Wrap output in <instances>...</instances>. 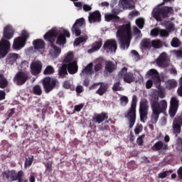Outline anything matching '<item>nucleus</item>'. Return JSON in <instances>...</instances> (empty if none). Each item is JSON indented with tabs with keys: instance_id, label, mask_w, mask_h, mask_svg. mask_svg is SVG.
Masks as SVG:
<instances>
[{
	"instance_id": "1",
	"label": "nucleus",
	"mask_w": 182,
	"mask_h": 182,
	"mask_svg": "<svg viewBox=\"0 0 182 182\" xmlns=\"http://www.w3.org/2000/svg\"><path fill=\"white\" fill-rule=\"evenodd\" d=\"M149 102L152 110L151 122L152 124H156L159 122L160 114L164 113L167 110V101L161 100L159 102V92H157V90H154L150 95Z\"/></svg>"
},
{
	"instance_id": "2",
	"label": "nucleus",
	"mask_w": 182,
	"mask_h": 182,
	"mask_svg": "<svg viewBox=\"0 0 182 182\" xmlns=\"http://www.w3.org/2000/svg\"><path fill=\"white\" fill-rule=\"evenodd\" d=\"M117 38L121 49L124 50L130 47V42L133 38L132 34V25L130 23L123 24L119 27L117 31Z\"/></svg>"
},
{
	"instance_id": "3",
	"label": "nucleus",
	"mask_w": 182,
	"mask_h": 182,
	"mask_svg": "<svg viewBox=\"0 0 182 182\" xmlns=\"http://www.w3.org/2000/svg\"><path fill=\"white\" fill-rule=\"evenodd\" d=\"M174 14V9L171 6H164L159 9H156L154 11L152 15L153 18L156 19L158 22H161L166 18H169L170 15Z\"/></svg>"
},
{
	"instance_id": "4",
	"label": "nucleus",
	"mask_w": 182,
	"mask_h": 182,
	"mask_svg": "<svg viewBox=\"0 0 182 182\" xmlns=\"http://www.w3.org/2000/svg\"><path fill=\"white\" fill-rule=\"evenodd\" d=\"M136 107H137V96L133 95L131 107L125 114L126 119L129 120V129H132L136 123Z\"/></svg>"
},
{
	"instance_id": "5",
	"label": "nucleus",
	"mask_w": 182,
	"mask_h": 182,
	"mask_svg": "<svg viewBox=\"0 0 182 182\" xmlns=\"http://www.w3.org/2000/svg\"><path fill=\"white\" fill-rule=\"evenodd\" d=\"M29 39V33L26 30H23L21 32V36H18L14 40L13 49L16 50H19L22 49L25 45H26V41Z\"/></svg>"
},
{
	"instance_id": "6",
	"label": "nucleus",
	"mask_w": 182,
	"mask_h": 182,
	"mask_svg": "<svg viewBox=\"0 0 182 182\" xmlns=\"http://www.w3.org/2000/svg\"><path fill=\"white\" fill-rule=\"evenodd\" d=\"M42 85L46 93H50L59 85V81L56 78L46 77L42 80Z\"/></svg>"
},
{
	"instance_id": "7",
	"label": "nucleus",
	"mask_w": 182,
	"mask_h": 182,
	"mask_svg": "<svg viewBox=\"0 0 182 182\" xmlns=\"http://www.w3.org/2000/svg\"><path fill=\"white\" fill-rule=\"evenodd\" d=\"M149 101L146 99L141 100L139 102V116L142 123H145L149 115Z\"/></svg>"
},
{
	"instance_id": "8",
	"label": "nucleus",
	"mask_w": 182,
	"mask_h": 182,
	"mask_svg": "<svg viewBox=\"0 0 182 182\" xmlns=\"http://www.w3.org/2000/svg\"><path fill=\"white\" fill-rule=\"evenodd\" d=\"M119 77H123L125 83H133L136 80L134 74L132 72H127V68L124 67L118 73Z\"/></svg>"
},
{
	"instance_id": "9",
	"label": "nucleus",
	"mask_w": 182,
	"mask_h": 182,
	"mask_svg": "<svg viewBox=\"0 0 182 182\" xmlns=\"http://www.w3.org/2000/svg\"><path fill=\"white\" fill-rule=\"evenodd\" d=\"M85 21L84 18H78L75 21L71 29L72 33H75V36H80L82 34V28L85 25Z\"/></svg>"
},
{
	"instance_id": "10",
	"label": "nucleus",
	"mask_w": 182,
	"mask_h": 182,
	"mask_svg": "<svg viewBox=\"0 0 182 182\" xmlns=\"http://www.w3.org/2000/svg\"><path fill=\"white\" fill-rule=\"evenodd\" d=\"M11 49V43L9 41L1 38L0 41V59L5 58Z\"/></svg>"
},
{
	"instance_id": "11",
	"label": "nucleus",
	"mask_w": 182,
	"mask_h": 182,
	"mask_svg": "<svg viewBox=\"0 0 182 182\" xmlns=\"http://www.w3.org/2000/svg\"><path fill=\"white\" fill-rule=\"evenodd\" d=\"M102 49L105 50L107 53H116V50H117V41H116L114 39H109L107 40L103 46Z\"/></svg>"
},
{
	"instance_id": "12",
	"label": "nucleus",
	"mask_w": 182,
	"mask_h": 182,
	"mask_svg": "<svg viewBox=\"0 0 182 182\" xmlns=\"http://www.w3.org/2000/svg\"><path fill=\"white\" fill-rule=\"evenodd\" d=\"M28 79H29V75L27 73L19 71L16 74L14 78V83H16L18 86H22V85L26 83Z\"/></svg>"
},
{
	"instance_id": "13",
	"label": "nucleus",
	"mask_w": 182,
	"mask_h": 182,
	"mask_svg": "<svg viewBox=\"0 0 182 182\" xmlns=\"http://www.w3.org/2000/svg\"><path fill=\"white\" fill-rule=\"evenodd\" d=\"M178 103L179 101L176 97H172L170 101V107H169V116L171 117H174L178 110Z\"/></svg>"
},
{
	"instance_id": "14",
	"label": "nucleus",
	"mask_w": 182,
	"mask_h": 182,
	"mask_svg": "<svg viewBox=\"0 0 182 182\" xmlns=\"http://www.w3.org/2000/svg\"><path fill=\"white\" fill-rule=\"evenodd\" d=\"M42 62L33 61L30 65V72L33 76H38L42 72Z\"/></svg>"
},
{
	"instance_id": "15",
	"label": "nucleus",
	"mask_w": 182,
	"mask_h": 182,
	"mask_svg": "<svg viewBox=\"0 0 182 182\" xmlns=\"http://www.w3.org/2000/svg\"><path fill=\"white\" fill-rule=\"evenodd\" d=\"M63 33L57 35L56 45L63 46L66 43V38H70V32L69 31L63 29Z\"/></svg>"
},
{
	"instance_id": "16",
	"label": "nucleus",
	"mask_w": 182,
	"mask_h": 182,
	"mask_svg": "<svg viewBox=\"0 0 182 182\" xmlns=\"http://www.w3.org/2000/svg\"><path fill=\"white\" fill-rule=\"evenodd\" d=\"M58 37V30L53 28L48 31L43 36L45 41L50 42V45L55 43V38Z\"/></svg>"
},
{
	"instance_id": "17",
	"label": "nucleus",
	"mask_w": 182,
	"mask_h": 182,
	"mask_svg": "<svg viewBox=\"0 0 182 182\" xmlns=\"http://www.w3.org/2000/svg\"><path fill=\"white\" fill-rule=\"evenodd\" d=\"M156 62L160 68H167L169 65L167 53H161L157 58Z\"/></svg>"
},
{
	"instance_id": "18",
	"label": "nucleus",
	"mask_w": 182,
	"mask_h": 182,
	"mask_svg": "<svg viewBox=\"0 0 182 182\" xmlns=\"http://www.w3.org/2000/svg\"><path fill=\"white\" fill-rule=\"evenodd\" d=\"M181 126H182V118L178 117L174 119L173 122V132L176 134V137L181 133Z\"/></svg>"
},
{
	"instance_id": "19",
	"label": "nucleus",
	"mask_w": 182,
	"mask_h": 182,
	"mask_svg": "<svg viewBox=\"0 0 182 182\" xmlns=\"http://www.w3.org/2000/svg\"><path fill=\"white\" fill-rule=\"evenodd\" d=\"M109 119V114L106 112H102L100 114H95V116L92 119V123H97L100 124V123H103L105 120H107Z\"/></svg>"
},
{
	"instance_id": "20",
	"label": "nucleus",
	"mask_w": 182,
	"mask_h": 182,
	"mask_svg": "<svg viewBox=\"0 0 182 182\" xmlns=\"http://www.w3.org/2000/svg\"><path fill=\"white\" fill-rule=\"evenodd\" d=\"M151 150H153V151H167V150H168V144L159 141L153 145Z\"/></svg>"
},
{
	"instance_id": "21",
	"label": "nucleus",
	"mask_w": 182,
	"mask_h": 182,
	"mask_svg": "<svg viewBox=\"0 0 182 182\" xmlns=\"http://www.w3.org/2000/svg\"><path fill=\"white\" fill-rule=\"evenodd\" d=\"M100 21H102L100 11H95L92 13H89L88 22L90 23H96V22H100Z\"/></svg>"
},
{
	"instance_id": "22",
	"label": "nucleus",
	"mask_w": 182,
	"mask_h": 182,
	"mask_svg": "<svg viewBox=\"0 0 182 182\" xmlns=\"http://www.w3.org/2000/svg\"><path fill=\"white\" fill-rule=\"evenodd\" d=\"M14 33L15 31H14L12 27L7 26L4 28L3 38H4L6 41H9L14 38Z\"/></svg>"
},
{
	"instance_id": "23",
	"label": "nucleus",
	"mask_w": 182,
	"mask_h": 182,
	"mask_svg": "<svg viewBox=\"0 0 182 182\" xmlns=\"http://www.w3.org/2000/svg\"><path fill=\"white\" fill-rule=\"evenodd\" d=\"M65 65L70 75H75V73H77V70L79 69V67L77 66V61L73 60L72 63L65 64Z\"/></svg>"
},
{
	"instance_id": "24",
	"label": "nucleus",
	"mask_w": 182,
	"mask_h": 182,
	"mask_svg": "<svg viewBox=\"0 0 182 182\" xmlns=\"http://www.w3.org/2000/svg\"><path fill=\"white\" fill-rule=\"evenodd\" d=\"M112 14H106L105 15V21L107 22H110L112 21H119L120 19V17L117 16V12L116 11V9H112Z\"/></svg>"
},
{
	"instance_id": "25",
	"label": "nucleus",
	"mask_w": 182,
	"mask_h": 182,
	"mask_svg": "<svg viewBox=\"0 0 182 182\" xmlns=\"http://www.w3.org/2000/svg\"><path fill=\"white\" fill-rule=\"evenodd\" d=\"M132 2H133V0H119V5L124 9H134V6L132 5Z\"/></svg>"
},
{
	"instance_id": "26",
	"label": "nucleus",
	"mask_w": 182,
	"mask_h": 182,
	"mask_svg": "<svg viewBox=\"0 0 182 182\" xmlns=\"http://www.w3.org/2000/svg\"><path fill=\"white\" fill-rule=\"evenodd\" d=\"M102 45H103V40H102V38L98 41H95L92 44V48L88 50V53H93V52H97V50H99V49L102 48Z\"/></svg>"
},
{
	"instance_id": "27",
	"label": "nucleus",
	"mask_w": 182,
	"mask_h": 182,
	"mask_svg": "<svg viewBox=\"0 0 182 182\" xmlns=\"http://www.w3.org/2000/svg\"><path fill=\"white\" fill-rule=\"evenodd\" d=\"M100 87L99 89L95 92L97 95H99V96H103L106 92H107V89H109V86L106 83L100 82Z\"/></svg>"
},
{
	"instance_id": "28",
	"label": "nucleus",
	"mask_w": 182,
	"mask_h": 182,
	"mask_svg": "<svg viewBox=\"0 0 182 182\" xmlns=\"http://www.w3.org/2000/svg\"><path fill=\"white\" fill-rule=\"evenodd\" d=\"M50 55H52V56H54V58H58V56L60 55V52H62V50L60 49V48L56 46L55 43L50 44Z\"/></svg>"
},
{
	"instance_id": "29",
	"label": "nucleus",
	"mask_w": 182,
	"mask_h": 182,
	"mask_svg": "<svg viewBox=\"0 0 182 182\" xmlns=\"http://www.w3.org/2000/svg\"><path fill=\"white\" fill-rule=\"evenodd\" d=\"M148 75L151 76V80H154V82H156V83L160 82V75H159V72H157V70L151 69L148 72Z\"/></svg>"
},
{
	"instance_id": "30",
	"label": "nucleus",
	"mask_w": 182,
	"mask_h": 182,
	"mask_svg": "<svg viewBox=\"0 0 182 182\" xmlns=\"http://www.w3.org/2000/svg\"><path fill=\"white\" fill-rule=\"evenodd\" d=\"M33 45L34 46V49H44L45 48V41L42 39H36L33 41Z\"/></svg>"
},
{
	"instance_id": "31",
	"label": "nucleus",
	"mask_w": 182,
	"mask_h": 182,
	"mask_svg": "<svg viewBox=\"0 0 182 182\" xmlns=\"http://www.w3.org/2000/svg\"><path fill=\"white\" fill-rule=\"evenodd\" d=\"M82 73H85L89 76L93 75L95 73V70H93V63H90L87 64V66L82 70Z\"/></svg>"
},
{
	"instance_id": "32",
	"label": "nucleus",
	"mask_w": 182,
	"mask_h": 182,
	"mask_svg": "<svg viewBox=\"0 0 182 182\" xmlns=\"http://www.w3.org/2000/svg\"><path fill=\"white\" fill-rule=\"evenodd\" d=\"M58 75L62 79H63V77H66V75H68V67H66V64H63V65L59 68Z\"/></svg>"
},
{
	"instance_id": "33",
	"label": "nucleus",
	"mask_w": 182,
	"mask_h": 182,
	"mask_svg": "<svg viewBox=\"0 0 182 182\" xmlns=\"http://www.w3.org/2000/svg\"><path fill=\"white\" fill-rule=\"evenodd\" d=\"M24 176L25 173H23V171H18V173H15L14 176H12L11 178L13 181H18V182H21L23 179L22 177Z\"/></svg>"
},
{
	"instance_id": "34",
	"label": "nucleus",
	"mask_w": 182,
	"mask_h": 182,
	"mask_svg": "<svg viewBox=\"0 0 182 182\" xmlns=\"http://www.w3.org/2000/svg\"><path fill=\"white\" fill-rule=\"evenodd\" d=\"M154 49H160V48H163V43L160 39H156L151 41V47Z\"/></svg>"
},
{
	"instance_id": "35",
	"label": "nucleus",
	"mask_w": 182,
	"mask_h": 182,
	"mask_svg": "<svg viewBox=\"0 0 182 182\" xmlns=\"http://www.w3.org/2000/svg\"><path fill=\"white\" fill-rule=\"evenodd\" d=\"M177 87V81L174 79L168 80V81L166 82V87L169 90H171V89H174V87Z\"/></svg>"
},
{
	"instance_id": "36",
	"label": "nucleus",
	"mask_w": 182,
	"mask_h": 182,
	"mask_svg": "<svg viewBox=\"0 0 182 182\" xmlns=\"http://www.w3.org/2000/svg\"><path fill=\"white\" fill-rule=\"evenodd\" d=\"M141 46L144 49H150L151 48V41L149 38H144L141 41Z\"/></svg>"
},
{
	"instance_id": "37",
	"label": "nucleus",
	"mask_w": 182,
	"mask_h": 182,
	"mask_svg": "<svg viewBox=\"0 0 182 182\" xmlns=\"http://www.w3.org/2000/svg\"><path fill=\"white\" fill-rule=\"evenodd\" d=\"M74 58L73 53L69 52L63 60V65H69V63H72Z\"/></svg>"
},
{
	"instance_id": "38",
	"label": "nucleus",
	"mask_w": 182,
	"mask_h": 182,
	"mask_svg": "<svg viewBox=\"0 0 182 182\" xmlns=\"http://www.w3.org/2000/svg\"><path fill=\"white\" fill-rule=\"evenodd\" d=\"M105 69L109 73H113L115 69L114 63L112 61H108L105 64Z\"/></svg>"
},
{
	"instance_id": "39",
	"label": "nucleus",
	"mask_w": 182,
	"mask_h": 182,
	"mask_svg": "<svg viewBox=\"0 0 182 182\" xmlns=\"http://www.w3.org/2000/svg\"><path fill=\"white\" fill-rule=\"evenodd\" d=\"M19 55L13 53H10L9 55L8 60H9V65H14L16 62V59H18Z\"/></svg>"
},
{
	"instance_id": "40",
	"label": "nucleus",
	"mask_w": 182,
	"mask_h": 182,
	"mask_svg": "<svg viewBox=\"0 0 182 182\" xmlns=\"http://www.w3.org/2000/svg\"><path fill=\"white\" fill-rule=\"evenodd\" d=\"M86 41H87V36L85 35L83 36L76 38L74 41V45L75 46H79V45L83 43V42H86Z\"/></svg>"
},
{
	"instance_id": "41",
	"label": "nucleus",
	"mask_w": 182,
	"mask_h": 182,
	"mask_svg": "<svg viewBox=\"0 0 182 182\" xmlns=\"http://www.w3.org/2000/svg\"><path fill=\"white\" fill-rule=\"evenodd\" d=\"M33 93L36 96H41L42 95V87L39 85H36L33 87Z\"/></svg>"
},
{
	"instance_id": "42",
	"label": "nucleus",
	"mask_w": 182,
	"mask_h": 182,
	"mask_svg": "<svg viewBox=\"0 0 182 182\" xmlns=\"http://www.w3.org/2000/svg\"><path fill=\"white\" fill-rule=\"evenodd\" d=\"M181 45V41L178 39V38L175 37L172 38V41H171V46L172 48H178Z\"/></svg>"
},
{
	"instance_id": "43",
	"label": "nucleus",
	"mask_w": 182,
	"mask_h": 182,
	"mask_svg": "<svg viewBox=\"0 0 182 182\" xmlns=\"http://www.w3.org/2000/svg\"><path fill=\"white\" fill-rule=\"evenodd\" d=\"M32 163H33V156L31 155L28 158H26L24 168H28V167H31V166H32Z\"/></svg>"
},
{
	"instance_id": "44",
	"label": "nucleus",
	"mask_w": 182,
	"mask_h": 182,
	"mask_svg": "<svg viewBox=\"0 0 182 182\" xmlns=\"http://www.w3.org/2000/svg\"><path fill=\"white\" fill-rule=\"evenodd\" d=\"M55 68L52 65H48L43 71V75H53Z\"/></svg>"
},
{
	"instance_id": "45",
	"label": "nucleus",
	"mask_w": 182,
	"mask_h": 182,
	"mask_svg": "<svg viewBox=\"0 0 182 182\" xmlns=\"http://www.w3.org/2000/svg\"><path fill=\"white\" fill-rule=\"evenodd\" d=\"M8 80L4 77V75L0 77V89H5L8 86Z\"/></svg>"
},
{
	"instance_id": "46",
	"label": "nucleus",
	"mask_w": 182,
	"mask_h": 182,
	"mask_svg": "<svg viewBox=\"0 0 182 182\" xmlns=\"http://www.w3.org/2000/svg\"><path fill=\"white\" fill-rule=\"evenodd\" d=\"M15 173V171H4L2 172L3 178H6L7 180H9V178H11L12 177V174Z\"/></svg>"
},
{
	"instance_id": "47",
	"label": "nucleus",
	"mask_w": 182,
	"mask_h": 182,
	"mask_svg": "<svg viewBox=\"0 0 182 182\" xmlns=\"http://www.w3.org/2000/svg\"><path fill=\"white\" fill-rule=\"evenodd\" d=\"M120 81H117V82L114 83L112 87V90L114 92H120L123 90V87L120 86Z\"/></svg>"
},
{
	"instance_id": "48",
	"label": "nucleus",
	"mask_w": 182,
	"mask_h": 182,
	"mask_svg": "<svg viewBox=\"0 0 182 182\" xmlns=\"http://www.w3.org/2000/svg\"><path fill=\"white\" fill-rule=\"evenodd\" d=\"M166 29L169 33L174 31V23H169L167 21L166 24Z\"/></svg>"
},
{
	"instance_id": "49",
	"label": "nucleus",
	"mask_w": 182,
	"mask_h": 182,
	"mask_svg": "<svg viewBox=\"0 0 182 182\" xmlns=\"http://www.w3.org/2000/svg\"><path fill=\"white\" fill-rule=\"evenodd\" d=\"M176 146L178 151H182V139L181 137L176 139Z\"/></svg>"
},
{
	"instance_id": "50",
	"label": "nucleus",
	"mask_w": 182,
	"mask_h": 182,
	"mask_svg": "<svg viewBox=\"0 0 182 182\" xmlns=\"http://www.w3.org/2000/svg\"><path fill=\"white\" fill-rule=\"evenodd\" d=\"M121 106H127V103H129V97L126 96H122L119 99Z\"/></svg>"
},
{
	"instance_id": "51",
	"label": "nucleus",
	"mask_w": 182,
	"mask_h": 182,
	"mask_svg": "<svg viewBox=\"0 0 182 182\" xmlns=\"http://www.w3.org/2000/svg\"><path fill=\"white\" fill-rule=\"evenodd\" d=\"M53 164V162L52 161H48L46 164H45V167L46 171L48 173H52V165Z\"/></svg>"
},
{
	"instance_id": "52",
	"label": "nucleus",
	"mask_w": 182,
	"mask_h": 182,
	"mask_svg": "<svg viewBox=\"0 0 182 182\" xmlns=\"http://www.w3.org/2000/svg\"><path fill=\"white\" fill-rule=\"evenodd\" d=\"M136 24L139 28V29H143L144 26V20L143 18H137L136 20Z\"/></svg>"
},
{
	"instance_id": "53",
	"label": "nucleus",
	"mask_w": 182,
	"mask_h": 182,
	"mask_svg": "<svg viewBox=\"0 0 182 182\" xmlns=\"http://www.w3.org/2000/svg\"><path fill=\"white\" fill-rule=\"evenodd\" d=\"M170 35V33L168 32L167 30L160 29L159 30V36L161 38H167Z\"/></svg>"
},
{
	"instance_id": "54",
	"label": "nucleus",
	"mask_w": 182,
	"mask_h": 182,
	"mask_svg": "<svg viewBox=\"0 0 182 182\" xmlns=\"http://www.w3.org/2000/svg\"><path fill=\"white\" fill-rule=\"evenodd\" d=\"M158 97L160 99H164L166 97V91L164 89H159L157 90Z\"/></svg>"
},
{
	"instance_id": "55",
	"label": "nucleus",
	"mask_w": 182,
	"mask_h": 182,
	"mask_svg": "<svg viewBox=\"0 0 182 182\" xmlns=\"http://www.w3.org/2000/svg\"><path fill=\"white\" fill-rule=\"evenodd\" d=\"M102 68H103V65L102 64V62H99L94 66V70L95 72L97 73L102 70Z\"/></svg>"
},
{
	"instance_id": "56",
	"label": "nucleus",
	"mask_w": 182,
	"mask_h": 182,
	"mask_svg": "<svg viewBox=\"0 0 182 182\" xmlns=\"http://www.w3.org/2000/svg\"><path fill=\"white\" fill-rule=\"evenodd\" d=\"M128 168H129V170H134L135 168H137V165L136 164V162L134 161H130L127 164Z\"/></svg>"
},
{
	"instance_id": "57",
	"label": "nucleus",
	"mask_w": 182,
	"mask_h": 182,
	"mask_svg": "<svg viewBox=\"0 0 182 182\" xmlns=\"http://www.w3.org/2000/svg\"><path fill=\"white\" fill-rule=\"evenodd\" d=\"M100 130H101L102 132H106V130H109L110 129V127H109V125H107L106 123H102L100 127H99Z\"/></svg>"
},
{
	"instance_id": "58",
	"label": "nucleus",
	"mask_w": 182,
	"mask_h": 182,
	"mask_svg": "<svg viewBox=\"0 0 182 182\" xmlns=\"http://www.w3.org/2000/svg\"><path fill=\"white\" fill-rule=\"evenodd\" d=\"M145 135L143 134L137 138L136 143L138 146H143V143H144V141H143V139H144Z\"/></svg>"
},
{
	"instance_id": "59",
	"label": "nucleus",
	"mask_w": 182,
	"mask_h": 182,
	"mask_svg": "<svg viewBox=\"0 0 182 182\" xmlns=\"http://www.w3.org/2000/svg\"><path fill=\"white\" fill-rule=\"evenodd\" d=\"M167 176H168V171H165L163 172H161L159 173L158 177L159 178H166V177H167Z\"/></svg>"
},
{
	"instance_id": "60",
	"label": "nucleus",
	"mask_w": 182,
	"mask_h": 182,
	"mask_svg": "<svg viewBox=\"0 0 182 182\" xmlns=\"http://www.w3.org/2000/svg\"><path fill=\"white\" fill-rule=\"evenodd\" d=\"M85 105L83 104H80L78 105H75L74 107L75 112H80L84 107Z\"/></svg>"
},
{
	"instance_id": "61",
	"label": "nucleus",
	"mask_w": 182,
	"mask_h": 182,
	"mask_svg": "<svg viewBox=\"0 0 182 182\" xmlns=\"http://www.w3.org/2000/svg\"><path fill=\"white\" fill-rule=\"evenodd\" d=\"M82 9L85 12H90V11H92V6H90L89 4H84Z\"/></svg>"
},
{
	"instance_id": "62",
	"label": "nucleus",
	"mask_w": 182,
	"mask_h": 182,
	"mask_svg": "<svg viewBox=\"0 0 182 182\" xmlns=\"http://www.w3.org/2000/svg\"><path fill=\"white\" fill-rule=\"evenodd\" d=\"M159 33H160V30L153 29L151 31V36H159Z\"/></svg>"
},
{
	"instance_id": "63",
	"label": "nucleus",
	"mask_w": 182,
	"mask_h": 182,
	"mask_svg": "<svg viewBox=\"0 0 182 182\" xmlns=\"http://www.w3.org/2000/svg\"><path fill=\"white\" fill-rule=\"evenodd\" d=\"M146 87L147 89H151V87H153V80H148L146 83Z\"/></svg>"
},
{
	"instance_id": "64",
	"label": "nucleus",
	"mask_w": 182,
	"mask_h": 182,
	"mask_svg": "<svg viewBox=\"0 0 182 182\" xmlns=\"http://www.w3.org/2000/svg\"><path fill=\"white\" fill-rule=\"evenodd\" d=\"M177 174L178 178H180V180H182V166L179 167V168L178 169Z\"/></svg>"
}]
</instances>
